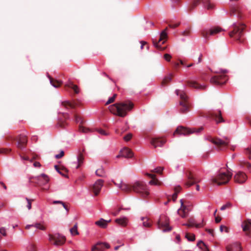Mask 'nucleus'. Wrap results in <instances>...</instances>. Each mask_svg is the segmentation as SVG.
<instances>
[{"label": "nucleus", "instance_id": "1", "mask_svg": "<svg viewBox=\"0 0 251 251\" xmlns=\"http://www.w3.org/2000/svg\"><path fill=\"white\" fill-rule=\"evenodd\" d=\"M134 104L130 101L116 103L109 107L110 111L114 115L125 117L127 112L133 108Z\"/></svg>", "mask_w": 251, "mask_h": 251}, {"label": "nucleus", "instance_id": "2", "mask_svg": "<svg viewBox=\"0 0 251 251\" xmlns=\"http://www.w3.org/2000/svg\"><path fill=\"white\" fill-rule=\"evenodd\" d=\"M232 27L233 30L229 33V36L240 43L243 42L244 40L242 37L244 34V30L246 27V25L243 23H234Z\"/></svg>", "mask_w": 251, "mask_h": 251}, {"label": "nucleus", "instance_id": "3", "mask_svg": "<svg viewBox=\"0 0 251 251\" xmlns=\"http://www.w3.org/2000/svg\"><path fill=\"white\" fill-rule=\"evenodd\" d=\"M177 95L180 96L179 111L183 114L187 113L190 110V104L188 100V97L183 91L176 90V91Z\"/></svg>", "mask_w": 251, "mask_h": 251}, {"label": "nucleus", "instance_id": "4", "mask_svg": "<svg viewBox=\"0 0 251 251\" xmlns=\"http://www.w3.org/2000/svg\"><path fill=\"white\" fill-rule=\"evenodd\" d=\"M132 191L139 194L141 197L146 198L150 194L145 182L137 181L132 184Z\"/></svg>", "mask_w": 251, "mask_h": 251}, {"label": "nucleus", "instance_id": "5", "mask_svg": "<svg viewBox=\"0 0 251 251\" xmlns=\"http://www.w3.org/2000/svg\"><path fill=\"white\" fill-rule=\"evenodd\" d=\"M232 174L228 170L227 173H220L216 176L211 178L212 183H216L218 185L226 184L231 179Z\"/></svg>", "mask_w": 251, "mask_h": 251}, {"label": "nucleus", "instance_id": "6", "mask_svg": "<svg viewBox=\"0 0 251 251\" xmlns=\"http://www.w3.org/2000/svg\"><path fill=\"white\" fill-rule=\"evenodd\" d=\"M203 129L202 126L199 128H187L182 126H178L175 131L173 135L176 134H180L184 135H188L192 133H199Z\"/></svg>", "mask_w": 251, "mask_h": 251}, {"label": "nucleus", "instance_id": "7", "mask_svg": "<svg viewBox=\"0 0 251 251\" xmlns=\"http://www.w3.org/2000/svg\"><path fill=\"white\" fill-rule=\"evenodd\" d=\"M221 73L222 74L215 75L211 77L210 79V83L214 85H222L225 84L227 80V76L225 74L227 73L226 70H221L219 73Z\"/></svg>", "mask_w": 251, "mask_h": 251}, {"label": "nucleus", "instance_id": "8", "mask_svg": "<svg viewBox=\"0 0 251 251\" xmlns=\"http://www.w3.org/2000/svg\"><path fill=\"white\" fill-rule=\"evenodd\" d=\"M200 116L213 119L215 121L216 124H219L220 123L225 122L222 116V113L220 110L218 111V113H216L211 111L208 112L206 113H204L201 112L200 113Z\"/></svg>", "mask_w": 251, "mask_h": 251}, {"label": "nucleus", "instance_id": "9", "mask_svg": "<svg viewBox=\"0 0 251 251\" xmlns=\"http://www.w3.org/2000/svg\"><path fill=\"white\" fill-rule=\"evenodd\" d=\"M167 30L168 28L166 27L160 33V38L158 41H155L154 40H152L153 45L158 50H164L166 49V47H162L161 46L160 43L161 42V44H163L167 41L168 39Z\"/></svg>", "mask_w": 251, "mask_h": 251}, {"label": "nucleus", "instance_id": "10", "mask_svg": "<svg viewBox=\"0 0 251 251\" xmlns=\"http://www.w3.org/2000/svg\"><path fill=\"white\" fill-rule=\"evenodd\" d=\"M169 218L167 216L165 215L161 216L157 222L158 228L164 232L171 231L172 228L169 226Z\"/></svg>", "mask_w": 251, "mask_h": 251}, {"label": "nucleus", "instance_id": "11", "mask_svg": "<svg viewBox=\"0 0 251 251\" xmlns=\"http://www.w3.org/2000/svg\"><path fill=\"white\" fill-rule=\"evenodd\" d=\"M49 181V178L48 176L44 174L37 176H32L29 178L30 183H34L38 186L45 185Z\"/></svg>", "mask_w": 251, "mask_h": 251}, {"label": "nucleus", "instance_id": "12", "mask_svg": "<svg viewBox=\"0 0 251 251\" xmlns=\"http://www.w3.org/2000/svg\"><path fill=\"white\" fill-rule=\"evenodd\" d=\"M49 236L50 242L55 246H61L65 242V237L59 233L49 234Z\"/></svg>", "mask_w": 251, "mask_h": 251}, {"label": "nucleus", "instance_id": "13", "mask_svg": "<svg viewBox=\"0 0 251 251\" xmlns=\"http://www.w3.org/2000/svg\"><path fill=\"white\" fill-rule=\"evenodd\" d=\"M185 175L187 178V180L185 182V185L187 187H189L194 184L197 183L201 181L200 179L195 177L193 174L188 170H187L185 171Z\"/></svg>", "mask_w": 251, "mask_h": 251}, {"label": "nucleus", "instance_id": "14", "mask_svg": "<svg viewBox=\"0 0 251 251\" xmlns=\"http://www.w3.org/2000/svg\"><path fill=\"white\" fill-rule=\"evenodd\" d=\"M223 30L224 29L219 26H215L209 29L202 30L201 34L202 37L207 40L209 35H214Z\"/></svg>", "mask_w": 251, "mask_h": 251}, {"label": "nucleus", "instance_id": "15", "mask_svg": "<svg viewBox=\"0 0 251 251\" xmlns=\"http://www.w3.org/2000/svg\"><path fill=\"white\" fill-rule=\"evenodd\" d=\"M12 140L16 141L17 142V147L21 150L25 148L27 142L26 136L20 135L16 138L11 137Z\"/></svg>", "mask_w": 251, "mask_h": 251}, {"label": "nucleus", "instance_id": "16", "mask_svg": "<svg viewBox=\"0 0 251 251\" xmlns=\"http://www.w3.org/2000/svg\"><path fill=\"white\" fill-rule=\"evenodd\" d=\"M230 16H237L238 19H242L243 17V13L241 7L238 5L232 6L230 7L229 10Z\"/></svg>", "mask_w": 251, "mask_h": 251}, {"label": "nucleus", "instance_id": "17", "mask_svg": "<svg viewBox=\"0 0 251 251\" xmlns=\"http://www.w3.org/2000/svg\"><path fill=\"white\" fill-rule=\"evenodd\" d=\"M212 143L217 146L220 150H222L223 148L227 147L229 143V141L227 138L225 141H223L220 138L212 139L211 141Z\"/></svg>", "mask_w": 251, "mask_h": 251}, {"label": "nucleus", "instance_id": "18", "mask_svg": "<svg viewBox=\"0 0 251 251\" xmlns=\"http://www.w3.org/2000/svg\"><path fill=\"white\" fill-rule=\"evenodd\" d=\"M103 185V180L102 179H98L91 186V190L94 193L95 196H97L99 195Z\"/></svg>", "mask_w": 251, "mask_h": 251}, {"label": "nucleus", "instance_id": "19", "mask_svg": "<svg viewBox=\"0 0 251 251\" xmlns=\"http://www.w3.org/2000/svg\"><path fill=\"white\" fill-rule=\"evenodd\" d=\"M247 178V176L246 174L241 171L237 172L234 176L235 182L238 183H244Z\"/></svg>", "mask_w": 251, "mask_h": 251}, {"label": "nucleus", "instance_id": "20", "mask_svg": "<svg viewBox=\"0 0 251 251\" xmlns=\"http://www.w3.org/2000/svg\"><path fill=\"white\" fill-rule=\"evenodd\" d=\"M110 248V245L105 243L98 242L92 247V251H103L105 249Z\"/></svg>", "mask_w": 251, "mask_h": 251}, {"label": "nucleus", "instance_id": "21", "mask_svg": "<svg viewBox=\"0 0 251 251\" xmlns=\"http://www.w3.org/2000/svg\"><path fill=\"white\" fill-rule=\"evenodd\" d=\"M251 226V219H247L244 221L242 225L243 230L246 232V235L250 236L251 234L250 227Z\"/></svg>", "mask_w": 251, "mask_h": 251}, {"label": "nucleus", "instance_id": "22", "mask_svg": "<svg viewBox=\"0 0 251 251\" xmlns=\"http://www.w3.org/2000/svg\"><path fill=\"white\" fill-rule=\"evenodd\" d=\"M166 141L165 139L161 138H154L151 140V144L154 147L162 146Z\"/></svg>", "mask_w": 251, "mask_h": 251}, {"label": "nucleus", "instance_id": "23", "mask_svg": "<svg viewBox=\"0 0 251 251\" xmlns=\"http://www.w3.org/2000/svg\"><path fill=\"white\" fill-rule=\"evenodd\" d=\"M188 224H183V226H187L188 227H192L195 226L196 228H200L204 226L205 224H203V219L202 220V223L201 224H196L195 219L193 218H190L188 220Z\"/></svg>", "mask_w": 251, "mask_h": 251}, {"label": "nucleus", "instance_id": "24", "mask_svg": "<svg viewBox=\"0 0 251 251\" xmlns=\"http://www.w3.org/2000/svg\"><path fill=\"white\" fill-rule=\"evenodd\" d=\"M186 82L187 86L196 89L203 90L205 88V86L201 85L195 81L188 80Z\"/></svg>", "mask_w": 251, "mask_h": 251}, {"label": "nucleus", "instance_id": "25", "mask_svg": "<svg viewBox=\"0 0 251 251\" xmlns=\"http://www.w3.org/2000/svg\"><path fill=\"white\" fill-rule=\"evenodd\" d=\"M226 251H241L242 248L239 243H234L226 247Z\"/></svg>", "mask_w": 251, "mask_h": 251}, {"label": "nucleus", "instance_id": "26", "mask_svg": "<svg viewBox=\"0 0 251 251\" xmlns=\"http://www.w3.org/2000/svg\"><path fill=\"white\" fill-rule=\"evenodd\" d=\"M123 191L126 193H130L132 191V184L129 185L124 183L116 184Z\"/></svg>", "mask_w": 251, "mask_h": 251}, {"label": "nucleus", "instance_id": "27", "mask_svg": "<svg viewBox=\"0 0 251 251\" xmlns=\"http://www.w3.org/2000/svg\"><path fill=\"white\" fill-rule=\"evenodd\" d=\"M121 155L122 157L125 158H131L133 156V153L131 151L127 148H124L121 151Z\"/></svg>", "mask_w": 251, "mask_h": 251}, {"label": "nucleus", "instance_id": "28", "mask_svg": "<svg viewBox=\"0 0 251 251\" xmlns=\"http://www.w3.org/2000/svg\"><path fill=\"white\" fill-rule=\"evenodd\" d=\"M111 222V220H105L101 218L100 220L95 222V224L101 228H105L107 227L108 223Z\"/></svg>", "mask_w": 251, "mask_h": 251}, {"label": "nucleus", "instance_id": "29", "mask_svg": "<svg viewBox=\"0 0 251 251\" xmlns=\"http://www.w3.org/2000/svg\"><path fill=\"white\" fill-rule=\"evenodd\" d=\"M62 105L65 107L66 109H74L76 106L77 103L75 101L71 102L69 101H64L62 102Z\"/></svg>", "mask_w": 251, "mask_h": 251}, {"label": "nucleus", "instance_id": "30", "mask_svg": "<svg viewBox=\"0 0 251 251\" xmlns=\"http://www.w3.org/2000/svg\"><path fill=\"white\" fill-rule=\"evenodd\" d=\"M180 202L181 204V207L186 210L187 212H189L191 210V205L189 202L181 199L180 201Z\"/></svg>", "mask_w": 251, "mask_h": 251}, {"label": "nucleus", "instance_id": "31", "mask_svg": "<svg viewBox=\"0 0 251 251\" xmlns=\"http://www.w3.org/2000/svg\"><path fill=\"white\" fill-rule=\"evenodd\" d=\"M49 77L50 83L54 87H56V88L59 87L62 84V82L61 81H59L57 79H55L50 76H49Z\"/></svg>", "mask_w": 251, "mask_h": 251}, {"label": "nucleus", "instance_id": "32", "mask_svg": "<svg viewBox=\"0 0 251 251\" xmlns=\"http://www.w3.org/2000/svg\"><path fill=\"white\" fill-rule=\"evenodd\" d=\"M115 222L120 226H126L127 223V219L125 217L119 218L115 220Z\"/></svg>", "mask_w": 251, "mask_h": 251}, {"label": "nucleus", "instance_id": "33", "mask_svg": "<svg viewBox=\"0 0 251 251\" xmlns=\"http://www.w3.org/2000/svg\"><path fill=\"white\" fill-rule=\"evenodd\" d=\"M84 161V155L82 152H79L77 158V165L76 166V169L79 168L83 164Z\"/></svg>", "mask_w": 251, "mask_h": 251}, {"label": "nucleus", "instance_id": "34", "mask_svg": "<svg viewBox=\"0 0 251 251\" xmlns=\"http://www.w3.org/2000/svg\"><path fill=\"white\" fill-rule=\"evenodd\" d=\"M65 87L71 88L74 91L75 94H78L79 92L78 86L74 84L72 82L65 85Z\"/></svg>", "mask_w": 251, "mask_h": 251}, {"label": "nucleus", "instance_id": "35", "mask_svg": "<svg viewBox=\"0 0 251 251\" xmlns=\"http://www.w3.org/2000/svg\"><path fill=\"white\" fill-rule=\"evenodd\" d=\"M188 213L189 212H187L181 206L177 210V214L183 218L187 217L188 215Z\"/></svg>", "mask_w": 251, "mask_h": 251}, {"label": "nucleus", "instance_id": "36", "mask_svg": "<svg viewBox=\"0 0 251 251\" xmlns=\"http://www.w3.org/2000/svg\"><path fill=\"white\" fill-rule=\"evenodd\" d=\"M141 220L143 221V226L144 227H150L152 225L151 221L147 217H142Z\"/></svg>", "mask_w": 251, "mask_h": 251}, {"label": "nucleus", "instance_id": "37", "mask_svg": "<svg viewBox=\"0 0 251 251\" xmlns=\"http://www.w3.org/2000/svg\"><path fill=\"white\" fill-rule=\"evenodd\" d=\"M201 0H194L192 3H191L188 7V10L189 11H192L200 2Z\"/></svg>", "mask_w": 251, "mask_h": 251}, {"label": "nucleus", "instance_id": "38", "mask_svg": "<svg viewBox=\"0 0 251 251\" xmlns=\"http://www.w3.org/2000/svg\"><path fill=\"white\" fill-rule=\"evenodd\" d=\"M197 246L203 251H209L207 246L202 241H200L197 243Z\"/></svg>", "mask_w": 251, "mask_h": 251}, {"label": "nucleus", "instance_id": "39", "mask_svg": "<svg viewBox=\"0 0 251 251\" xmlns=\"http://www.w3.org/2000/svg\"><path fill=\"white\" fill-rule=\"evenodd\" d=\"M173 75H168L165 77L163 80L162 81L161 85L162 86H166L168 83H169L172 79Z\"/></svg>", "mask_w": 251, "mask_h": 251}, {"label": "nucleus", "instance_id": "40", "mask_svg": "<svg viewBox=\"0 0 251 251\" xmlns=\"http://www.w3.org/2000/svg\"><path fill=\"white\" fill-rule=\"evenodd\" d=\"M52 204H61L62 205L63 207L66 210V211L67 212H68L69 210V209L68 207L67 206V205H66L65 203L63 201H52Z\"/></svg>", "mask_w": 251, "mask_h": 251}, {"label": "nucleus", "instance_id": "41", "mask_svg": "<svg viewBox=\"0 0 251 251\" xmlns=\"http://www.w3.org/2000/svg\"><path fill=\"white\" fill-rule=\"evenodd\" d=\"M70 232L72 235H78L79 234L77 231V224H75L74 226L70 229Z\"/></svg>", "mask_w": 251, "mask_h": 251}, {"label": "nucleus", "instance_id": "42", "mask_svg": "<svg viewBox=\"0 0 251 251\" xmlns=\"http://www.w3.org/2000/svg\"><path fill=\"white\" fill-rule=\"evenodd\" d=\"M104 170L102 168H100L96 171V174L97 176L100 177H103L104 176Z\"/></svg>", "mask_w": 251, "mask_h": 251}, {"label": "nucleus", "instance_id": "43", "mask_svg": "<svg viewBox=\"0 0 251 251\" xmlns=\"http://www.w3.org/2000/svg\"><path fill=\"white\" fill-rule=\"evenodd\" d=\"M240 165L241 166V167H244V166H246L247 168V169L251 172V164L249 163V162H240Z\"/></svg>", "mask_w": 251, "mask_h": 251}, {"label": "nucleus", "instance_id": "44", "mask_svg": "<svg viewBox=\"0 0 251 251\" xmlns=\"http://www.w3.org/2000/svg\"><path fill=\"white\" fill-rule=\"evenodd\" d=\"M185 237L190 241H193L195 240V236L193 234H189L187 233L185 235Z\"/></svg>", "mask_w": 251, "mask_h": 251}, {"label": "nucleus", "instance_id": "45", "mask_svg": "<svg viewBox=\"0 0 251 251\" xmlns=\"http://www.w3.org/2000/svg\"><path fill=\"white\" fill-rule=\"evenodd\" d=\"M164 169L163 167H159L155 168L154 169L151 171L152 173H156L158 174H161L162 172L163 171Z\"/></svg>", "mask_w": 251, "mask_h": 251}, {"label": "nucleus", "instance_id": "46", "mask_svg": "<svg viewBox=\"0 0 251 251\" xmlns=\"http://www.w3.org/2000/svg\"><path fill=\"white\" fill-rule=\"evenodd\" d=\"M54 168L58 173H59V172L61 170L64 171V172H66V173H68V170L66 168H65L64 167H63V166L59 168L58 167V166L55 165Z\"/></svg>", "mask_w": 251, "mask_h": 251}, {"label": "nucleus", "instance_id": "47", "mask_svg": "<svg viewBox=\"0 0 251 251\" xmlns=\"http://www.w3.org/2000/svg\"><path fill=\"white\" fill-rule=\"evenodd\" d=\"M117 97V94H114L113 97L110 98L108 100H107V101L106 102L105 104L106 105H108L110 103H111L112 102H113L114 101H115V100L116 99Z\"/></svg>", "mask_w": 251, "mask_h": 251}, {"label": "nucleus", "instance_id": "48", "mask_svg": "<svg viewBox=\"0 0 251 251\" xmlns=\"http://www.w3.org/2000/svg\"><path fill=\"white\" fill-rule=\"evenodd\" d=\"M34 226L40 230H45L46 229L45 226L41 224L40 223H37L34 225Z\"/></svg>", "mask_w": 251, "mask_h": 251}, {"label": "nucleus", "instance_id": "49", "mask_svg": "<svg viewBox=\"0 0 251 251\" xmlns=\"http://www.w3.org/2000/svg\"><path fill=\"white\" fill-rule=\"evenodd\" d=\"M203 2L205 3L207 9L209 10L213 8V5L209 2V0L203 1Z\"/></svg>", "mask_w": 251, "mask_h": 251}, {"label": "nucleus", "instance_id": "50", "mask_svg": "<svg viewBox=\"0 0 251 251\" xmlns=\"http://www.w3.org/2000/svg\"><path fill=\"white\" fill-rule=\"evenodd\" d=\"M96 131L102 135L107 136L108 135V133H107L106 131L101 128H97L96 129Z\"/></svg>", "mask_w": 251, "mask_h": 251}, {"label": "nucleus", "instance_id": "51", "mask_svg": "<svg viewBox=\"0 0 251 251\" xmlns=\"http://www.w3.org/2000/svg\"><path fill=\"white\" fill-rule=\"evenodd\" d=\"M74 117H75V121L76 123L80 122V125H82L83 124V120L81 119V118L80 117H79V116H78L77 115L75 114L74 115Z\"/></svg>", "mask_w": 251, "mask_h": 251}, {"label": "nucleus", "instance_id": "52", "mask_svg": "<svg viewBox=\"0 0 251 251\" xmlns=\"http://www.w3.org/2000/svg\"><path fill=\"white\" fill-rule=\"evenodd\" d=\"M191 33V31L190 28L187 29L185 31H184L181 35L183 36H189Z\"/></svg>", "mask_w": 251, "mask_h": 251}, {"label": "nucleus", "instance_id": "53", "mask_svg": "<svg viewBox=\"0 0 251 251\" xmlns=\"http://www.w3.org/2000/svg\"><path fill=\"white\" fill-rule=\"evenodd\" d=\"M67 125V123L63 121H59L58 123V126H59L62 128H65Z\"/></svg>", "mask_w": 251, "mask_h": 251}, {"label": "nucleus", "instance_id": "54", "mask_svg": "<svg viewBox=\"0 0 251 251\" xmlns=\"http://www.w3.org/2000/svg\"><path fill=\"white\" fill-rule=\"evenodd\" d=\"M231 206V203L230 202H227L226 204H225V205H223L221 207V210H225V209H226V208H229Z\"/></svg>", "mask_w": 251, "mask_h": 251}, {"label": "nucleus", "instance_id": "55", "mask_svg": "<svg viewBox=\"0 0 251 251\" xmlns=\"http://www.w3.org/2000/svg\"><path fill=\"white\" fill-rule=\"evenodd\" d=\"M225 230V232L228 233L229 232V228L223 225H221L220 227V230L221 232H223Z\"/></svg>", "mask_w": 251, "mask_h": 251}, {"label": "nucleus", "instance_id": "56", "mask_svg": "<svg viewBox=\"0 0 251 251\" xmlns=\"http://www.w3.org/2000/svg\"><path fill=\"white\" fill-rule=\"evenodd\" d=\"M11 150L7 149H0V154H7L10 152Z\"/></svg>", "mask_w": 251, "mask_h": 251}, {"label": "nucleus", "instance_id": "57", "mask_svg": "<svg viewBox=\"0 0 251 251\" xmlns=\"http://www.w3.org/2000/svg\"><path fill=\"white\" fill-rule=\"evenodd\" d=\"M79 131L81 132L85 133L89 131L88 129L85 128L84 127L82 126L81 125H79Z\"/></svg>", "mask_w": 251, "mask_h": 251}, {"label": "nucleus", "instance_id": "58", "mask_svg": "<svg viewBox=\"0 0 251 251\" xmlns=\"http://www.w3.org/2000/svg\"><path fill=\"white\" fill-rule=\"evenodd\" d=\"M26 200L27 201V207L28 210H30L31 208V202L33 201V200H30L26 198Z\"/></svg>", "mask_w": 251, "mask_h": 251}, {"label": "nucleus", "instance_id": "59", "mask_svg": "<svg viewBox=\"0 0 251 251\" xmlns=\"http://www.w3.org/2000/svg\"><path fill=\"white\" fill-rule=\"evenodd\" d=\"M0 233L4 236L7 235L6 231L4 227H0Z\"/></svg>", "mask_w": 251, "mask_h": 251}, {"label": "nucleus", "instance_id": "60", "mask_svg": "<svg viewBox=\"0 0 251 251\" xmlns=\"http://www.w3.org/2000/svg\"><path fill=\"white\" fill-rule=\"evenodd\" d=\"M132 136V135L131 133H128L124 137V139L125 141H128L131 139Z\"/></svg>", "mask_w": 251, "mask_h": 251}, {"label": "nucleus", "instance_id": "61", "mask_svg": "<svg viewBox=\"0 0 251 251\" xmlns=\"http://www.w3.org/2000/svg\"><path fill=\"white\" fill-rule=\"evenodd\" d=\"M158 182V180L157 179H156L155 177L154 178H152V180H151L149 182V183L151 185H157Z\"/></svg>", "mask_w": 251, "mask_h": 251}, {"label": "nucleus", "instance_id": "62", "mask_svg": "<svg viewBox=\"0 0 251 251\" xmlns=\"http://www.w3.org/2000/svg\"><path fill=\"white\" fill-rule=\"evenodd\" d=\"M27 251H37V250L34 245H30L28 248Z\"/></svg>", "mask_w": 251, "mask_h": 251}, {"label": "nucleus", "instance_id": "63", "mask_svg": "<svg viewBox=\"0 0 251 251\" xmlns=\"http://www.w3.org/2000/svg\"><path fill=\"white\" fill-rule=\"evenodd\" d=\"M64 155V152L63 151H61L60 153L58 154H56L55 156V158L59 159L62 157Z\"/></svg>", "mask_w": 251, "mask_h": 251}, {"label": "nucleus", "instance_id": "64", "mask_svg": "<svg viewBox=\"0 0 251 251\" xmlns=\"http://www.w3.org/2000/svg\"><path fill=\"white\" fill-rule=\"evenodd\" d=\"M164 57L166 61H170L172 57L169 54L166 53L164 54Z\"/></svg>", "mask_w": 251, "mask_h": 251}]
</instances>
